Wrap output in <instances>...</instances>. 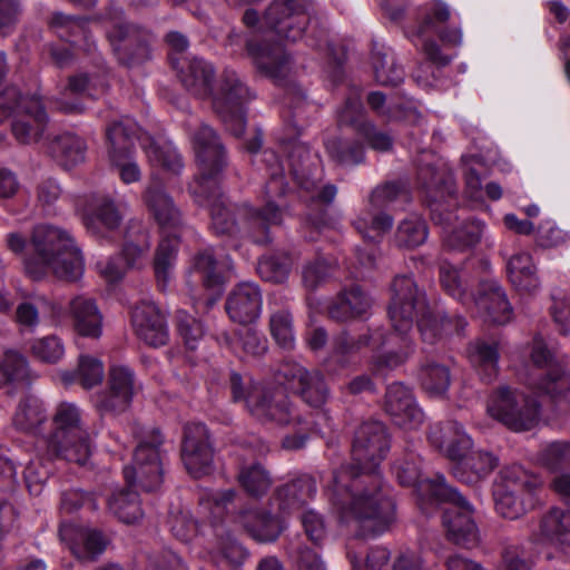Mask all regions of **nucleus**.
Listing matches in <instances>:
<instances>
[{
	"mask_svg": "<svg viewBox=\"0 0 570 570\" xmlns=\"http://www.w3.org/2000/svg\"><path fill=\"white\" fill-rule=\"evenodd\" d=\"M316 493V480L309 474H301L277 488L276 500L284 513H292L305 507Z\"/></svg>",
	"mask_w": 570,
	"mask_h": 570,
	"instance_id": "nucleus-33",
	"label": "nucleus"
},
{
	"mask_svg": "<svg viewBox=\"0 0 570 570\" xmlns=\"http://www.w3.org/2000/svg\"><path fill=\"white\" fill-rule=\"evenodd\" d=\"M389 449L385 425L380 421L363 422L352 444L355 464L342 465L334 471L325 490L338 521L353 525L360 538L380 535L395 520L392 490L377 469Z\"/></svg>",
	"mask_w": 570,
	"mask_h": 570,
	"instance_id": "nucleus-1",
	"label": "nucleus"
},
{
	"mask_svg": "<svg viewBox=\"0 0 570 570\" xmlns=\"http://www.w3.org/2000/svg\"><path fill=\"white\" fill-rule=\"evenodd\" d=\"M23 110L12 121V134L20 144L37 142L48 125V115L36 96L23 100Z\"/></svg>",
	"mask_w": 570,
	"mask_h": 570,
	"instance_id": "nucleus-29",
	"label": "nucleus"
},
{
	"mask_svg": "<svg viewBox=\"0 0 570 570\" xmlns=\"http://www.w3.org/2000/svg\"><path fill=\"white\" fill-rule=\"evenodd\" d=\"M468 355L482 381L490 383L497 377L499 372V351L495 342L483 340L472 342L468 347Z\"/></svg>",
	"mask_w": 570,
	"mask_h": 570,
	"instance_id": "nucleus-44",
	"label": "nucleus"
},
{
	"mask_svg": "<svg viewBox=\"0 0 570 570\" xmlns=\"http://www.w3.org/2000/svg\"><path fill=\"white\" fill-rule=\"evenodd\" d=\"M438 35L445 47H460L462 45V30L460 23L452 19L450 7L441 1L434 0L423 8L419 23L409 38L413 45L421 49L429 61L438 67L449 65L453 56L443 53L441 47L432 39L431 35Z\"/></svg>",
	"mask_w": 570,
	"mask_h": 570,
	"instance_id": "nucleus-6",
	"label": "nucleus"
},
{
	"mask_svg": "<svg viewBox=\"0 0 570 570\" xmlns=\"http://www.w3.org/2000/svg\"><path fill=\"white\" fill-rule=\"evenodd\" d=\"M136 132L137 124L128 117L110 121L106 127L109 158H128Z\"/></svg>",
	"mask_w": 570,
	"mask_h": 570,
	"instance_id": "nucleus-40",
	"label": "nucleus"
},
{
	"mask_svg": "<svg viewBox=\"0 0 570 570\" xmlns=\"http://www.w3.org/2000/svg\"><path fill=\"white\" fill-rule=\"evenodd\" d=\"M540 541L549 542L570 557V511L552 508L540 521Z\"/></svg>",
	"mask_w": 570,
	"mask_h": 570,
	"instance_id": "nucleus-37",
	"label": "nucleus"
},
{
	"mask_svg": "<svg viewBox=\"0 0 570 570\" xmlns=\"http://www.w3.org/2000/svg\"><path fill=\"white\" fill-rule=\"evenodd\" d=\"M367 105L380 117L387 120L417 121L421 117L417 110L411 106L387 100L382 91H371L367 95Z\"/></svg>",
	"mask_w": 570,
	"mask_h": 570,
	"instance_id": "nucleus-50",
	"label": "nucleus"
},
{
	"mask_svg": "<svg viewBox=\"0 0 570 570\" xmlns=\"http://www.w3.org/2000/svg\"><path fill=\"white\" fill-rule=\"evenodd\" d=\"M246 407L262 422H272L277 425H307L296 413L282 387L253 386L246 399Z\"/></svg>",
	"mask_w": 570,
	"mask_h": 570,
	"instance_id": "nucleus-16",
	"label": "nucleus"
},
{
	"mask_svg": "<svg viewBox=\"0 0 570 570\" xmlns=\"http://www.w3.org/2000/svg\"><path fill=\"white\" fill-rule=\"evenodd\" d=\"M136 393L134 371L124 364H112L108 372V390L92 397L100 414H120L131 404Z\"/></svg>",
	"mask_w": 570,
	"mask_h": 570,
	"instance_id": "nucleus-18",
	"label": "nucleus"
},
{
	"mask_svg": "<svg viewBox=\"0 0 570 570\" xmlns=\"http://www.w3.org/2000/svg\"><path fill=\"white\" fill-rule=\"evenodd\" d=\"M279 373L311 407L321 409L330 399V389L320 371H308L296 362L286 361L282 364Z\"/></svg>",
	"mask_w": 570,
	"mask_h": 570,
	"instance_id": "nucleus-20",
	"label": "nucleus"
},
{
	"mask_svg": "<svg viewBox=\"0 0 570 570\" xmlns=\"http://www.w3.org/2000/svg\"><path fill=\"white\" fill-rule=\"evenodd\" d=\"M425 220L417 215H409L397 226L395 242L400 247L414 248L428 238Z\"/></svg>",
	"mask_w": 570,
	"mask_h": 570,
	"instance_id": "nucleus-54",
	"label": "nucleus"
},
{
	"mask_svg": "<svg viewBox=\"0 0 570 570\" xmlns=\"http://www.w3.org/2000/svg\"><path fill=\"white\" fill-rule=\"evenodd\" d=\"M73 326L81 336L98 338L101 335L102 317L91 298L77 296L70 302Z\"/></svg>",
	"mask_w": 570,
	"mask_h": 570,
	"instance_id": "nucleus-42",
	"label": "nucleus"
},
{
	"mask_svg": "<svg viewBox=\"0 0 570 570\" xmlns=\"http://www.w3.org/2000/svg\"><path fill=\"white\" fill-rule=\"evenodd\" d=\"M372 65L375 80L382 86H397L404 79V70L396 63L390 48L375 43L372 50Z\"/></svg>",
	"mask_w": 570,
	"mask_h": 570,
	"instance_id": "nucleus-46",
	"label": "nucleus"
},
{
	"mask_svg": "<svg viewBox=\"0 0 570 570\" xmlns=\"http://www.w3.org/2000/svg\"><path fill=\"white\" fill-rule=\"evenodd\" d=\"M120 222L121 216L114 200L106 196L91 197L82 210V223L95 236H101L105 229H116Z\"/></svg>",
	"mask_w": 570,
	"mask_h": 570,
	"instance_id": "nucleus-31",
	"label": "nucleus"
},
{
	"mask_svg": "<svg viewBox=\"0 0 570 570\" xmlns=\"http://www.w3.org/2000/svg\"><path fill=\"white\" fill-rule=\"evenodd\" d=\"M266 174L269 176L265 185L266 203L262 208H249L247 210L244 230L257 245H266L272 242L271 227L281 225L285 209L276 198L285 195L287 184L284 178V164L273 149H265L261 156Z\"/></svg>",
	"mask_w": 570,
	"mask_h": 570,
	"instance_id": "nucleus-7",
	"label": "nucleus"
},
{
	"mask_svg": "<svg viewBox=\"0 0 570 570\" xmlns=\"http://www.w3.org/2000/svg\"><path fill=\"white\" fill-rule=\"evenodd\" d=\"M105 371L102 362L96 357L81 355L79 357L78 367L76 371H63L60 374L61 381L65 385L78 383L86 390L100 384L104 380Z\"/></svg>",
	"mask_w": 570,
	"mask_h": 570,
	"instance_id": "nucleus-48",
	"label": "nucleus"
},
{
	"mask_svg": "<svg viewBox=\"0 0 570 570\" xmlns=\"http://www.w3.org/2000/svg\"><path fill=\"white\" fill-rule=\"evenodd\" d=\"M384 410L394 424L405 430H415L424 421V413L416 404L412 391L402 383L387 386Z\"/></svg>",
	"mask_w": 570,
	"mask_h": 570,
	"instance_id": "nucleus-25",
	"label": "nucleus"
},
{
	"mask_svg": "<svg viewBox=\"0 0 570 570\" xmlns=\"http://www.w3.org/2000/svg\"><path fill=\"white\" fill-rule=\"evenodd\" d=\"M61 540L67 541L71 535L76 534L79 543L70 544L72 554L79 560L94 561L106 549V540L104 535L91 529H76L72 525H62L59 530Z\"/></svg>",
	"mask_w": 570,
	"mask_h": 570,
	"instance_id": "nucleus-38",
	"label": "nucleus"
},
{
	"mask_svg": "<svg viewBox=\"0 0 570 570\" xmlns=\"http://www.w3.org/2000/svg\"><path fill=\"white\" fill-rule=\"evenodd\" d=\"M107 20V37L121 63L130 66L148 58L151 37L147 30L128 23L120 8H110Z\"/></svg>",
	"mask_w": 570,
	"mask_h": 570,
	"instance_id": "nucleus-14",
	"label": "nucleus"
},
{
	"mask_svg": "<svg viewBox=\"0 0 570 570\" xmlns=\"http://www.w3.org/2000/svg\"><path fill=\"white\" fill-rule=\"evenodd\" d=\"M421 493H431L428 504L449 502L451 504L442 517L449 541L463 548L475 547L480 532L474 520L475 509L456 489L449 485L444 476L439 482L425 481L420 485Z\"/></svg>",
	"mask_w": 570,
	"mask_h": 570,
	"instance_id": "nucleus-9",
	"label": "nucleus"
},
{
	"mask_svg": "<svg viewBox=\"0 0 570 570\" xmlns=\"http://www.w3.org/2000/svg\"><path fill=\"white\" fill-rule=\"evenodd\" d=\"M475 305L487 313L489 321L503 325L512 317V307L504 289L497 281L481 284L480 293L474 299Z\"/></svg>",
	"mask_w": 570,
	"mask_h": 570,
	"instance_id": "nucleus-36",
	"label": "nucleus"
},
{
	"mask_svg": "<svg viewBox=\"0 0 570 570\" xmlns=\"http://www.w3.org/2000/svg\"><path fill=\"white\" fill-rule=\"evenodd\" d=\"M214 67L204 59L194 58L186 66L180 82L193 96L210 98L213 110L235 136L246 128L244 105L252 99L250 91L234 70L225 69L214 89Z\"/></svg>",
	"mask_w": 570,
	"mask_h": 570,
	"instance_id": "nucleus-3",
	"label": "nucleus"
},
{
	"mask_svg": "<svg viewBox=\"0 0 570 570\" xmlns=\"http://www.w3.org/2000/svg\"><path fill=\"white\" fill-rule=\"evenodd\" d=\"M507 271L509 279L517 291L532 294L539 288L537 268L530 254L523 252L514 254L508 261Z\"/></svg>",
	"mask_w": 570,
	"mask_h": 570,
	"instance_id": "nucleus-43",
	"label": "nucleus"
},
{
	"mask_svg": "<svg viewBox=\"0 0 570 570\" xmlns=\"http://www.w3.org/2000/svg\"><path fill=\"white\" fill-rule=\"evenodd\" d=\"M53 431L48 440V451L56 458L85 465L92 452V444L83 411L72 402H60L52 415Z\"/></svg>",
	"mask_w": 570,
	"mask_h": 570,
	"instance_id": "nucleus-8",
	"label": "nucleus"
},
{
	"mask_svg": "<svg viewBox=\"0 0 570 570\" xmlns=\"http://www.w3.org/2000/svg\"><path fill=\"white\" fill-rule=\"evenodd\" d=\"M429 440L433 446L456 462L453 475L466 484L485 479L499 464V459L488 451H472V439L456 421H446L431 428Z\"/></svg>",
	"mask_w": 570,
	"mask_h": 570,
	"instance_id": "nucleus-5",
	"label": "nucleus"
},
{
	"mask_svg": "<svg viewBox=\"0 0 570 570\" xmlns=\"http://www.w3.org/2000/svg\"><path fill=\"white\" fill-rule=\"evenodd\" d=\"M190 272L199 273L203 287L207 292L204 308L209 309L224 293L225 284L232 274L230 265L216 261L212 249H204L191 259Z\"/></svg>",
	"mask_w": 570,
	"mask_h": 570,
	"instance_id": "nucleus-24",
	"label": "nucleus"
},
{
	"mask_svg": "<svg viewBox=\"0 0 570 570\" xmlns=\"http://www.w3.org/2000/svg\"><path fill=\"white\" fill-rule=\"evenodd\" d=\"M269 332L277 345L284 350H293L295 346V326L291 309L287 306H278L275 298L268 302Z\"/></svg>",
	"mask_w": 570,
	"mask_h": 570,
	"instance_id": "nucleus-45",
	"label": "nucleus"
},
{
	"mask_svg": "<svg viewBox=\"0 0 570 570\" xmlns=\"http://www.w3.org/2000/svg\"><path fill=\"white\" fill-rule=\"evenodd\" d=\"M417 180L425 191L431 207L432 218L438 223L449 226L452 214L443 215L441 207L455 197V183L450 167L441 161H424L419 165Z\"/></svg>",
	"mask_w": 570,
	"mask_h": 570,
	"instance_id": "nucleus-15",
	"label": "nucleus"
},
{
	"mask_svg": "<svg viewBox=\"0 0 570 570\" xmlns=\"http://www.w3.org/2000/svg\"><path fill=\"white\" fill-rule=\"evenodd\" d=\"M540 462L550 471L570 469V442H552L540 452Z\"/></svg>",
	"mask_w": 570,
	"mask_h": 570,
	"instance_id": "nucleus-61",
	"label": "nucleus"
},
{
	"mask_svg": "<svg viewBox=\"0 0 570 570\" xmlns=\"http://www.w3.org/2000/svg\"><path fill=\"white\" fill-rule=\"evenodd\" d=\"M379 335H381L380 330L361 334L358 337L351 336L346 331L341 332L333 340V360L342 368L355 364L360 351L372 343L376 344Z\"/></svg>",
	"mask_w": 570,
	"mask_h": 570,
	"instance_id": "nucleus-39",
	"label": "nucleus"
},
{
	"mask_svg": "<svg viewBox=\"0 0 570 570\" xmlns=\"http://www.w3.org/2000/svg\"><path fill=\"white\" fill-rule=\"evenodd\" d=\"M30 247L33 255L24 258V268L33 279H40L48 269L58 278L69 282L82 276L83 257L68 230L39 224L32 230Z\"/></svg>",
	"mask_w": 570,
	"mask_h": 570,
	"instance_id": "nucleus-4",
	"label": "nucleus"
},
{
	"mask_svg": "<svg viewBox=\"0 0 570 570\" xmlns=\"http://www.w3.org/2000/svg\"><path fill=\"white\" fill-rule=\"evenodd\" d=\"M50 24L60 38L71 43L79 45L81 40L89 41L88 21L85 18H75L56 12L52 14Z\"/></svg>",
	"mask_w": 570,
	"mask_h": 570,
	"instance_id": "nucleus-55",
	"label": "nucleus"
},
{
	"mask_svg": "<svg viewBox=\"0 0 570 570\" xmlns=\"http://www.w3.org/2000/svg\"><path fill=\"white\" fill-rule=\"evenodd\" d=\"M136 335L150 346H161L168 341L165 316L160 309L149 302L137 305L131 316Z\"/></svg>",
	"mask_w": 570,
	"mask_h": 570,
	"instance_id": "nucleus-28",
	"label": "nucleus"
},
{
	"mask_svg": "<svg viewBox=\"0 0 570 570\" xmlns=\"http://www.w3.org/2000/svg\"><path fill=\"white\" fill-rule=\"evenodd\" d=\"M178 236L176 233L161 235L154 256V273L160 291L169 289L176 277Z\"/></svg>",
	"mask_w": 570,
	"mask_h": 570,
	"instance_id": "nucleus-35",
	"label": "nucleus"
},
{
	"mask_svg": "<svg viewBox=\"0 0 570 570\" xmlns=\"http://www.w3.org/2000/svg\"><path fill=\"white\" fill-rule=\"evenodd\" d=\"M389 317L393 332L386 336L381 332L379 346H397L373 357L375 370L395 368L403 364L413 351L409 336L416 322L423 341L433 344L443 334L461 335L468 325L461 315H448L442 308L431 306L425 293L419 288L412 275H397L391 284Z\"/></svg>",
	"mask_w": 570,
	"mask_h": 570,
	"instance_id": "nucleus-2",
	"label": "nucleus"
},
{
	"mask_svg": "<svg viewBox=\"0 0 570 570\" xmlns=\"http://www.w3.org/2000/svg\"><path fill=\"white\" fill-rule=\"evenodd\" d=\"M237 522L250 538L261 543L274 542L283 531L281 520L263 509L242 511Z\"/></svg>",
	"mask_w": 570,
	"mask_h": 570,
	"instance_id": "nucleus-32",
	"label": "nucleus"
},
{
	"mask_svg": "<svg viewBox=\"0 0 570 570\" xmlns=\"http://www.w3.org/2000/svg\"><path fill=\"white\" fill-rule=\"evenodd\" d=\"M29 379L28 362L14 351H8L0 361V387L11 383L27 382Z\"/></svg>",
	"mask_w": 570,
	"mask_h": 570,
	"instance_id": "nucleus-57",
	"label": "nucleus"
},
{
	"mask_svg": "<svg viewBox=\"0 0 570 570\" xmlns=\"http://www.w3.org/2000/svg\"><path fill=\"white\" fill-rule=\"evenodd\" d=\"M535 399L508 386L499 387L489 399L488 413L512 431L531 430L540 414Z\"/></svg>",
	"mask_w": 570,
	"mask_h": 570,
	"instance_id": "nucleus-13",
	"label": "nucleus"
},
{
	"mask_svg": "<svg viewBox=\"0 0 570 570\" xmlns=\"http://www.w3.org/2000/svg\"><path fill=\"white\" fill-rule=\"evenodd\" d=\"M419 381L426 393L432 396H442L451 383L450 370L443 364L429 361L421 365Z\"/></svg>",
	"mask_w": 570,
	"mask_h": 570,
	"instance_id": "nucleus-52",
	"label": "nucleus"
},
{
	"mask_svg": "<svg viewBox=\"0 0 570 570\" xmlns=\"http://www.w3.org/2000/svg\"><path fill=\"white\" fill-rule=\"evenodd\" d=\"M292 261L288 255L274 254L258 261L257 272L264 281L281 284L288 278Z\"/></svg>",
	"mask_w": 570,
	"mask_h": 570,
	"instance_id": "nucleus-58",
	"label": "nucleus"
},
{
	"mask_svg": "<svg viewBox=\"0 0 570 570\" xmlns=\"http://www.w3.org/2000/svg\"><path fill=\"white\" fill-rule=\"evenodd\" d=\"M539 390L552 399L568 397L570 395V373L556 367L541 380Z\"/></svg>",
	"mask_w": 570,
	"mask_h": 570,
	"instance_id": "nucleus-62",
	"label": "nucleus"
},
{
	"mask_svg": "<svg viewBox=\"0 0 570 570\" xmlns=\"http://www.w3.org/2000/svg\"><path fill=\"white\" fill-rule=\"evenodd\" d=\"M337 117L341 125L352 126L357 134L360 132L361 125L370 122V120L365 118L364 106L358 92L351 95L346 99Z\"/></svg>",
	"mask_w": 570,
	"mask_h": 570,
	"instance_id": "nucleus-64",
	"label": "nucleus"
},
{
	"mask_svg": "<svg viewBox=\"0 0 570 570\" xmlns=\"http://www.w3.org/2000/svg\"><path fill=\"white\" fill-rule=\"evenodd\" d=\"M180 456L187 472L198 479L210 472L213 450L208 441V432L202 423H189L184 429Z\"/></svg>",
	"mask_w": 570,
	"mask_h": 570,
	"instance_id": "nucleus-21",
	"label": "nucleus"
},
{
	"mask_svg": "<svg viewBox=\"0 0 570 570\" xmlns=\"http://www.w3.org/2000/svg\"><path fill=\"white\" fill-rule=\"evenodd\" d=\"M144 202L153 214L161 229V235L176 233L175 216L176 206L174 198L167 193L163 185L157 181L150 183L142 195Z\"/></svg>",
	"mask_w": 570,
	"mask_h": 570,
	"instance_id": "nucleus-34",
	"label": "nucleus"
},
{
	"mask_svg": "<svg viewBox=\"0 0 570 570\" xmlns=\"http://www.w3.org/2000/svg\"><path fill=\"white\" fill-rule=\"evenodd\" d=\"M51 148L58 163L66 169H71L86 159L87 144L85 139L71 132L56 137Z\"/></svg>",
	"mask_w": 570,
	"mask_h": 570,
	"instance_id": "nucleus-47",
	"label": "nucleus"
},
{
	"mask_svg": "<svg viewBox=\"0 0 570 570\" xmlns=\"http://www.w3.org/2000/svg\"><path fill=\"white\" fill-rule=\"evenodd\" d=\"M542 484L539 475L520 465L504 468L493 485L497 512L510 520L520 518L535 507Z\"/></svg>",
	"mask_w": 570,
	"mask_h": 570,
	"instance_id": "nucleus-10",
	"label": "nucleus"
},
{
	"mask_svg": "<svg viewBox=\"0 0 570 570\" xmlns=\"http://www.w3.org/2000/svg\"><path fill=\"white\" fill-rule=\"evenodd\" d=\"M198 176L190 184L193 196L208 197L217 190L224 170L228 166V156L217 132L207 125H202L191 136Z\"/></svg>",
	"mask_w": 570,
	"mask_h": 570,
	"instance_id": "nucleus-11",
	"label": "nucleus"
},
{
	"mask_svg": "<svg viewBox=\"0 0 570 570\" xmlns=\"http://www.w3.org/2000/svg\"><path fill=\"white\" fill-rule=\"evenodd\" d=\"M420 466L421 458L415 453H409L404 459L399 460L393 464L392 471L401 485L413 487L415 489L421 508L425 509L424 505L432 500V497L431 493H421L420 485L425 481L439 482L440 476L443 475L436 474L434 479H423Z\"/></svg>",
	"mask_w": 570,
	"mask_h": 570,
	"instance_id": "nucleus-41",
	"label": "nucleus"
},
{
	"mask_svg": "<svg viewBox=\"0 0 570 570\" xmlns=\"http://www.w3.org/2000/svg\"><path fill=\"white\" fill-rule=\"evenodd\" d=\"M373 298L358 285L343 288L333 297L327 306V315L338 323H347L368 317Z\"/></svg>",
	"mask_w": 570,
	"mask_h": 570,
	"instance_id": "nucleus-26",
	"label": "nucleus"
},
{
	"mask_svg": "<svg viewBox=\"0 0 570 570\" xmlns=\"http://www.w3.org/2000/svg\"><path fill=\"white\" fill-rule=\"evenodd\" d=\"M289 175L304 190L314 191L323 177L321 157L309 146L298 139H291L282 145Z\"/></svg>",
	"mask_w": 570,
	"mask_h": 570,
	"instance_id": "nucleus-19",
	"label": "nucleus"
},
{
	"mask_svg": "<svg viewBox=\"0 0 570 570\" xmlns=\"http://www.w3.org/2000/svg\"><path fill=\"white\" fill-rule=\"evenodd\" d=\"M440 283L453 298L463 302L468 297V285L462 272L446 261L440 264Z\"/></svg>",
	"mask_w": 570,
	"mask_h": 570,
	"instance_id": "nucleus-60",
	"label": "nucleus"
},
{
	"mask_svg": "<svg viewBox=\"0 0 570 570\" xmlns=\"http://www.w3.org/2000/svg\"><path fill=\"white\" fill-rule=\"evenodd\" d=\"M411 200L410 188L404 180H391L376 186L370 195V205L354 222L358 233H365L368 228L375 235L366 237L376 242L379 236L390 230L393 226V218L384 209L403 207Z\"/></svg>",
	"mask_w": 570,
	"mask_h": 570,
	"instance_id": "nucleus-12",
	"label": "nucleus"
},
{
	"mask_svg": "<svg viewBox=\"0 0 570 570\" xmlns=\"http://www.w3.org/2000/svg\"><path fill=\"white\" fill-rule=\"evenodd\" d=\"M195 200L200 205H206L209 207L210 220H212V229L217 235H229L234 233L237 227V223L235 219V208L232 204L227 202L224 195L220 191L219 183H217V190L214 191L208 197L194 196ZM250 207L244 208V217L239 226V230L248 237L253 243H255L249 235L244 230V226L246 223L247 210Z\"/></svg>",
	"mask_w": 570,
	"mask_h": 570,
	"instance_id": "nucleus-30",
	"label": "nucleus"
},
{
	"mask_svg": "<svg viewBox=\"0 0 570 570\" xmlns=\"http://www.w3.org/2000/svg\"><path fill=\"white\" fill-rule=\"evenodd\" d=\"M238 480L244 490L252 497L264 495L272 485L269 473L261 464L243 468L238 474Z\"/></svg>",
	"mask_w": 570,
	"mask_h": 570,
	"instance_id": "nucleus-59",
	"label": "nucleus"
},
{
	"mask_svg": "<svg viewBox=\"0 0 570 570\" xmlns=\"http://www.w3.org/2000/svg\"><path fill=\"white\" fill-rule=\"evenodd\" d=\"M109 510L124 523H135L142 518V509L137 492L122 489L108 501Z\"/></svg>",
	"mask_w": 570,
	"mask_h": 570,
	"instance_id": "nucleus-53",
	"label": "nucleus"
},
{
	"mask_svg": "<svg viewBox=\"0 0 570 570\" xmlns=\"http://www.w3.org/2000/svg\"><path fill=\"white\" fill-rule=\"evenodd\" d=\"M263 306L262 292L255 283H240L228 294L225 309L229 318L239 324L256 321Z\"/></svg>",
	"mask_w": 570,
	"mask_h": 570,
	"instance_id": "nucleus-27",
	"label": "nucleus"
},
{
	"mask_svg": "<svg viewBox=\"0 0 570 570\" xmlns=\"http://www.w3.org/2000/svg\"><path fill=\"white\" fill-rule=\"evenodd\" d=\"M484 224L479 219L462 223L460 226L443 232V246L449 250L464 252L475 246L483 234Z\"/></svg>",
	"mask_w": 570,
	"mask_h": 570,
	"instance_id": "nucleus-49",
	"label": "nucleus"
},
{
	"mask_svg": "<svg viewBox=\"0 0 570 570\" xmlns=\"http://www.w3.org/2000/svg\"><path fill=\"white\" fill-rule=\"evenodd\" d=\"M46 419L43 404L36 399H26L19 404L13 423L19 430L37 432Z\"/></svg>",
	"mask_w": 570,
	"mask_h": 570,
	"instance_id": "nucleus-56",
	"label": "nucleus"
},
{
	"mask_svg": "<svg viewBox=\"0 0 570 570\" xmlns=\"http://www.w3.org/2000/svg\"><path fill=\"white\" fill-rule=\"evenodd\" d=\"M163 436L153 430L149 436L141 440L134 453V464L124 469L129 485L138 484L144 491H156L163 482V459L159 446Z\"/></svg>",
	"mask_w": 570,
	"mask_h": 570,
	"instance_id": "nucleus-17",
	"label": "nucleus"
},
{
	"mask_svg": "<svg viewBox=\"0 0 570 570\" xmlns=\"http://www.w3.org/2000/svg\"><path fill=\"white\" fill-rule=\"evenodd\" d=\"M265 23L281 38L297 41L306 29L308 17L294 0H274L264 16Z\"/></svg>",
	"mask_w": 570,
	"mask_h": 570,
	"instance_id": "nucleus-22",
	"label": "nucleus"
},
{
	"mask_svg": "<svg viewBox=\"0 0 570 570\" xmlns=\"http://www.w3.org/2000/svg\"><path fill=\"white\" fill-rule=\"evenodd\" d=\"M326 154L341 166H356L364 161V146L353 139L328 138L324 142Z\"/></svg>",
	"mask_w": 570,
	"mask_h": 570,
	"instance_id": "nucleus-51",
	"label": "nucleus"
},
{
	"mask_svg": "<svg viewBox=\"0 0 570 570\" xmlns=\"http://www.w3.org/2000/svg\"><path fill=\"white\" fill-rule=\"evenodd\" d=\"M246 51L257 69L276 83H281L293 71V59L281 43L249 39L246 41Z\"/></svg>",
	"mask_w": 570,
	"mask_h": 570,
	"instance_id": "nucleus-23",
	"label": "nucleus"
},
{
	"mask_svg": "<svg viewBox=\"0 0 570 570\" xmlns=\"http://www.w3.org/2000/svg\"><path fill=\"white\" fill-rule=\"evenodd\" d=\"M35 357L45 363H57L65 354L62 341L56 335L37 338L31 344Z\"/></svg>",
	"mask_w": 570,
	"mask_h": 570,
	"instance_id": "nucleus-63",
	"label": "nucleus"
}]
</instances>
